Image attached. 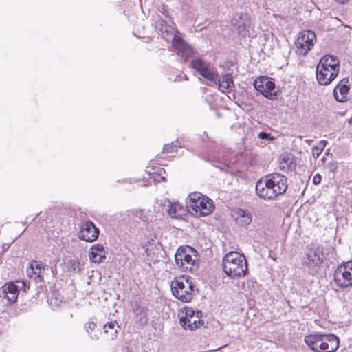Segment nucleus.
Returning <instances> with one entry per match:
<instances>
[{
	"label": "nucleus",
	"instance_id": "f704fd0d",
	"mask_svg": "<svg viewBox=\"0 0 352 352\" xmlns=\"http://www.w3.org/2000/svg\"><path fill=\"white\" fill-rule=\"evenodd\" d=\"M321 180L322 176L320 174L317 173L314 176L312 182L314 184L318 185L321 182Z\"/></svg>",
	"mask_w": 352,
	"mask_h": 352
},
{
	"label": "nucleus",
	"instance_id": "2eb2a0df",
	"mask_svg": "<svg viewBox=\"0 0 352 352\" xmlns=\"http://www.w3.org/2000/svg\"><path fill=\"white\" fill-rule=\"evenodd\" d=\"M256 192L260 198L264 200H272L276 197L266 175L256 182Z\"/></svg>",
	"mask_w": 352,
	"mask_h": 352
},
{
	"label": "nucleus",
	"instance_id": "1a4fd4ad",
	"mask_svg": "<svg viewBox=\"0 0 352 352\" xmlns=\"http://www.w3.org/2000/svg\"><path fill=\"white\" fill-rule=\"evenodd\" d=\"M141 245L148 259L151 261L156 262L164 257V252L161 243L153 239L147 238L141 243Z\"/></svg>",
	"mask_w": 352,
	"mask_h": 352
},
{
	"label": "nucleus",
	"instance_id": "f8f14e48",
	"mask_svg": "<svg viewBox=\"0 0 352 352\" xmlns=\"http://www.w3.org/2000/svg\"><path fill=\"white\" fill-rule=\"evenodd\" d=\"M232 28L239 34L245 35L252 28V21L248 14L236 13L230 21Z\"/></svg>",
	"mask_w": 352,
	"mask_h": 352
},
{
	"label": "nucleus",
	"instance_id": "bb28decb",
	"mask_svg": "<svg viewBox=\"0 0 352 352\" xmlns=\"http://www.w3.org/2000/svg\"><path fill=\"white\" fill-rule=\"evenodd\" d=\"M236 221L241 226H247L251 223L252 215L248 210L238 209L236 211Z\"/></svg>",
	"mask_w": 352,
	"mask_h": 352
},
{
	"label": "nucleus",
	"instance_id": "f3484780",
	"mask_svg": "<svg viewBox=\"0 0 352 352\" xmlns=\"http://www.w3.org/2000/svg\"><path fill=\"white\" fill-rule=\"evenodd\" d=\"M267 178L273 188V190L277 197L285 193L287 189V181L285 176L282 174L274 173L267 175Z\"/></svg>",
	"mask_w": 352,
	"mask_h": 352
},
{
	"label": "nucleus",
	"instance_id": "473e14b6",
	"mask_svg": "<svg viewBox=\"0 0 352 352\" xmlns=\"http://www.w3.org/2000/svg\"><path fill=\"white\" fill-rule=\"evenodd\" d=\"M327 168L330 172L335 173L338 168V164L337 162H331L328 164Z\"/></svg>",
	"mask_w": 352,
	"mask_h": 352
},
{
	"label": "nucleus",
	"instance_id": "a878e982",
	"mask_svg": "<svg viewBox=\"0 0 352 352\" xmlns=\"http://www.w3.org/2000/svg\"><path fill=\"white\" fill-rule=\"evenodd\" d=\"M214 84L219 86V89L222 92L225 93L230 91L231 88L234 86L232 74H226L221 75L219 78L217 79V83Z\"/></svg>",
	"mask_w": 352,
	"mask_h": 352
},
{
	"label": "nucleus",
	"instance_id": "4be33fe9",
	"mask_svg": "<svg viewBox=\"0 0 352 352\" xmlns=\"http://www.w3.org/2000/svg\"><path fill=\"white\" fill-rule=\"evenodd\" d=\"M133 307V321L140 326L148 322V309L143 305L136 303Z\"/></svg>",
	"mask_w": 352,
	"mask_h": 352
},
{
	"label": "nucleus",
	"instance_id": "e433bc0d",
	"mask_svg": "<svg viewBox=\"0 0 352 352\" xmlns=\"http://www.w3.org/2000/svg\"><path fill=\"white\" fill-rule=\"evenodd\" d=\"M196 315L195 314V311L193 310H188L186 311V317H194Z\"/></svg>",
	"mask_w": 352,
	"mask_h": 352
},
{
	"label": "nucleus",
	"instance_id": "dca6fc26",
	"mask_svg": "<svg viewBox=\"0 0 352 352\" xmlns=\"http://www.w3.org/2000/svg\"><path fill=\"white\" fill-rule=\"evenodd\" d=\"M155 28L162 37L167 41H170L176 36V30L170 19H159L156 22Z\"/></svg>",
	"mask_w": 352,
	"mask_h": 352
},
{
	"label": "nucleus",
	"instance_id": "7ed1b4c3",
	"mask_svg": "<svg viewBox=\"0 0 352 352\" xmlns=\"http://www.w3.org/2000/svg\"><path fill=\"white\" fill-rule=\"evenodd\" d=\"M223 272L231 278H240L248 272V263L244 255L230 252L223 258Z\"/></svg>",
	"mask_w": 352,
	"mask_h": 352
},
{
	"label": "nucleus",
	"instance_id": "ddd939ff",
	"mask_svg": "<svg viewBox=\"0 0 352 352\" xmlns=\"http://www.w3.org/2000/svg\"><path fill=\"white\" fill-rule=\"evenodd\" d=\"M19 294L18 285L13 282L6 283L0 288V302L10 305L16 302Z\"/></svg>",
	"mask_w": 352,
	"mask_h": 352
},
{
	"label": "nucleus",
	"instance_id": "f03ea898",
	"mask_svg": "<svg viewBox=\"0 0 352 352\" xmlns=\"http://www.w3.org/2000/svg\"><path fill=\"white\" fill-rule=\"evenodd\" d=\"M304 340L314 352H335L339 348V338L334 334L313 333L306 336Z\"/></svg>",
	"mask_w": 352,
	"mask_h": 352
},
{
	"label": "nucleus",
	"instance_id": "b1692460",
	"mask_svg": "<svg viewBox=\"0 0 352 352\" xmlns=\"http://www.w3.org/2000/svg\"><path fill=\"white\" fill-rule=\"evenodd\" d=\"M200 311H197L196 316L194 317H185L180 319L181 325L186 329H190L193 331L201 326L203 324L201 322L199 314Z\"/></svg>",
	"mask_w": 352,
	"mask_h": 352
},
{
	"label": "nucleus",
	"instance_id": "6e6552de",
	"mask_svg": "<svg viewBox=\"0 0 352 352\" xmlns=\"http://www.w3.org/2000/svg\"><path fill=\"white\" fill-rule=\"evenodd\" d=\"M334 281L340 288L352 285V261L343 263L334 272Z\"/></svg>",
	"mask_w": 352,
	"mask_h": 352
},
{
	"label": "nucleus",
	"instance_id": "4c0bfd02",
	"mask_svg": "<svg viewBox=\"0 0 352 352\" xmlns=\"http://www.w3.org/2000/svg\"><path fill=\"white\" fill-rule=\"evenodd\" d=\"M336 1L340 3H344L347 2L349 0H336Z\"/></svg>",
	"mask_w": 352,
	"mask_h": 352
},
{
	"label": "nucleus",
	"instance_id": "0eeeda50",
	"mask_svg": "<svg viewBox=\"0 0 352 352\" xmlns=\"http://www.w3.org/2000/svg\"><path fill=\"white\" fill-rule=\"evenodd\" d=\"M316 39L314 32L309 30L301 31L295 41L296 53L305 56L313 48Z\"/></svg>",
	"mask_w": 352,
	"mask_h": 352
},
{
	"label": "nucleus",
	"instance_id": "cd10ccee",
	"mask_svg": "<svg viewBox=\"0 0 352 352\" xmlns=\"http://www.w3.org/2000/svg\"><path fill=\"white\" fill-rule=\"evenodd\" d=\"M119 326L116 322H110L104 325V331L106 333H109V336L111 339H113L116 337L117 335V328Z\"/></svg>",
	"mask_w": 352,
	"mask_h": 352
},
{
	"label": "nucleus",
	"instance_id": "f257e3e1",
	"mask_svg": "<svg viewBox=\"0 0 352 352\" xmlns=\"http://www.w3.org/2000/svg\"><path fill=\"white\" fill-rule=\"evenodd\" d=\"M340 71L339 60L336 56H323L316 67V79L321 85H328L338 76Z\"/></svg>",
	"mask_w": 352,
	"mask_h": 352
},
{
	"label": "nucleus",
	"instance_id": "4468645a",
	"mask_svg": "<svg viewBox=\"0 0 352 352\" xmlns=\"http://www.w3.org/2000/svg\"><path fill=\"white\" fill-rule=\"evenodd\" d=\"M323 251L322 246H317L308 250L305 263L309 267L311 273L316 272V268L323 262Z\"/></svg>",
	"mask_w": 352,
	"mask_h": 352
},
{
	"label": "nucleus",
	"instance_id": "a211bd4d",
	"mask_svg": "<svg viewBox=\"0 0 352 352\" xmlns=\"http://www.w3.org/2000/svg\"><path fill=\"white\" fill-rule=\"evenodd\" d=\"M99 235V230L96 227L91 221H87L84 222L80 227L78 233V237L87 242H93L96 241Z\"/></svg>",
	"mask_w": 352,
	"mask_h": 352
},
{
	"label": "nucleus",
	"instance_id": "c9c22d12",
	"mask_svg": "<svg viewBox=\"0 0 352 352\" xmlns=\"http://www.w3.org/2000/svg\"><path fill=\"white\" fill-rule=\"evenodd\" d=\"M258 138L262 139V140H267V139L271 138L270 134L267 133L265 132H260L258 135Z\"/></svg>",
	"mask_w": 352,
	"mask_h": 352
},
{
	"label": "nucleus",
	"instance_id": "58836bf2",
	"mask_svg": "<svg viewBox=\"0 0 352 352\" xmlns=\"http://www.w3.org/2000/svg\"><path fill=\"white\" fill-rule=\"evenodd\" d=\"M349 122L350 124H352V117L350 118V120H349Z\"/></svg>",
	"mask_w": 352,
	"mask_h": 352
},
{
	"label": "nucleus",
	"instance_id": "c85d7f7f",
	"mask_svg": "<svg viewBox=\"0 0 352 352\" xmlns=\"http://www.w3.org/2000/svg\"><path fill=\"white\" fill-rule=\"evenodd\" d=\"M327 143L326 140H320L316 145L313 146L312 154L315 159H317L320 155L321 153L324 149Z\"/></svg>",
	"mask_w": 352,
	"mask_h": 352
},
{
	"label": "nucleus",
	"instance_id": "c756f323",
	"mask_svg": "<svg viewBox=\"0 0 352 352\" xmlns=\"http://www.w3.org/2000/svg\"><path fill=\"white\" fill-rule=\"evenodd\" d=\"M133 221H136L140 226H146L148 224V219L142 210L133 214Z\"/></svg>",
	"mask_w": 352,
	"mask_h": 352
},
{
	"label": "nucleus",
	"instance_id": "5701e85b",
	"mask_svg": "<svg viewBox=\"0 0 352 352\" xmlns=\"http://www.w3.org/2000/svg\"><path fill=\"white\" fill-rule=\"evenodd\" d=\"M168 207V214L174 219H182L190 212L187 205L184 206L178 202L170 203Z\"/></svg>",
	"mask_w": 352,
	"mask_h": 352
},
{
	"label": "nucleus",
	"instance_id": "9d476101",
	"mask_svg": "<svg viewBox=\"0 0 352 352\" xmlns=\"http://www.w3.org/2000/svg\"><path fill=\"white\" fill-rule=\"evenodd\" d=\"M254 86V88L265 97L270 100L276 98L277 92L275 90V84L271 78L265 76H261L255 79Z\"/></svg>",
	"mask_w": 352,
	"mask_h": 352
},
{
	"label": "nucleus",
	"instance_id": "20e7f679",
	"mask_svg": "<svg viewBox=\"0 0 352 352\" xmlns=\"http://www.w3.org/2000/svg\"><path fill=\"white\" fill-rule=\"evenodd\" d=\"M177 267L182 272H194L199 267V256L196 250L189 245H182L175 254Z\"/></svg>",
	"mask_w": 352,
	"mask_h": 352
},
{
	"label": "nucleus",
	"instance_id": "ea45409f",
	"mask_svg": "<svg viewBox=\"0 0 352 352\" xmlns=\"http://www.w3.org/2000/svg\"><path fill=\"white\" fill-rule=\"evenodd\" d=\"M162 179L165 181V178L164 177H162Z\"/></svg>",
	"mask_w": 352,
	"mask_h": 352
},
{
	"label": "nucleus",
	"instance_id": "aec40b11",
	"mask_svg": "<svg viewBox=\"0 0 352 352\" xmlns=\"http://www.w3.org/2000/svg\"><path fill=\"white\" fill-rule=\"evenodd\" d=\"M349 90V80L343 78L334 88L333 96L335 99L340 102H346L348 99Z\"/></svg>",
	"mask_w": 352,
	"mask_h": 352
},
{
	"label": "nucleus",
	"instance_id": "393cba45",
	"mask_svg": "<svg viewBox=\"0 0 352 352\" xmlns=\"http://www.w3.org/2000/svg\"><path fill=\"white\" fill-rule=\"evenodd\" d=\"M44 271V265L41 262L32 261L30 267L27 269L28 275L34 278L36 280L43 277V272Z\"/></svg>",
	"mask_w": 352,
	"mask_h": 352
},
{
	"label": "nucleus",
	"instance_id": "39448f33",
	"mask_svg": "<svg viewBox=\"0 0 352 352\" xmlns=\"http://www.w3.org/2000/svg\"><path fill=\"white\" fill-rule=\"evenodd\" d=\"M171 290L178 300L184 302H190L197 292L192 278L186 275L176 277L171 283Z\"/></svg>",
	"mask_w": 352,
	"mask_h": 352
},
{
	"label": "nucleus",
	"instance_id": "72a5a7b5",
	"mask_svg": "<svg viewBox=\"0 0 352 352\" xmlns=\"http://www.w3.org/2000/svg\"><path fill=\"white\" fill-rule=\"evenodd\" d=\"M86 331L89 333L90 331H92L96 327V324L94 322H87L85 325Z\"/></svg>",
	"mask_w": 352,
	"mask_h": 352
},
{
	"label": "nucleus",
	"instance_id": "412c9836",
	"mask_svg": "<svg viewBox=\"0 0 352 352\" xmlns=\"http://www.w3.org/2000/svg\"><path fill=\"white\" fill-rule=\"evenodd\" d=\"M106 254L103 245L97 243L91 247L89 258L92 263H100L105 259Z\"/></svg>",
	"mask_w": 352,
	"mask_h": 352
},
{
	"label": "nucleus",
	"instance_id": "423d86ee",
	"mask_svg": "<svg viewBox=\"0 0 352 352\" xmlns=\"http://www.w3.org/2000/svg\"><path fill=\"white\" fill-rule=\"evenodd\" d=\"M187 207L193 215L197 217L209 215L214 209L213 201L199 192L188 195Z\"/></svg>",
	"mask_w": 352,
	"mask_h": 352
},
{
	"label": "nucleus",
	"instance_id": "2f4dec72",
	"mask_svg": "<svg viewBox=\"0 0 352 352\" xmlns=\"http://www.w3.org/2000/svg\"><path fill=\"white\" fill-rule=\"evenodd\" d=\"M177 145H175L173 142L166 144L164 146L162 153H169L177 151Z\"/></svg>",
	"mask_w": 352,
	"mask_h": 352
},
{
	"label": "nucleus",
	"instance_id": "9b49d317",
	"mask_svg": "<svg viewBox=\"0 0 352 352\" xmlns=\"http://www.w3.org/2000/svg\"><path fill=\"white\" fill-rule=\"evenodd\" d=\"M191 66L197 70L199 74L207 79L210 83H217L218 73L213 67L206 65L205 62L201 58H197L191 62Z\"/></svg>",
	"mask_w": 352,
	"mask_h": 352
},
{
	"label": "nucleus",
	"instance_id": "7c9ffc66",
	"mask_svg": "<svg viewBox=\"0 0 352 352\" xmlns=\"http://www.w3.org/2000/svg\"><path fill=\"white\" fill-rule=\"evenodd\" d=\"M67 269L69 272H78L80 271V262L76 259L69 260L67 263Z\"/></svg>",
	"mask_w": 352,
	"mask_h": 352
},
{
	"label": "nucleus",
	"instance_id": "6ab92c4d",
	"mask_svg": "<svg viewBox=\"0 0 352 352\" xmlns=\"http://www.w3.org/2000/svg\"><path fill=\"white\" fill-rule=\"evenodd\" d=\"M170 41H172L175 51L178 55L184 57L185 59L192 56V49L181 37L176 35Z\"/></svg>",
	"mask_w": 352,
	"mask_h": 352
}]
</instances>
